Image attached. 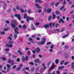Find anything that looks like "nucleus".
<instances>
[{
  "label": "nucleus",
  "instance_id": "obj_38",
  "mask_svg": "<svg viewBox=\"0 0 74 74\" xmlns=\"http://www.w3.org/2000/svg\"><path fill=\"white\" fill-rule=\"evenodd\" d=\"M16 67V65H14L13 66V69H15Z\"/></svg>",
  "mask_w": 74,
  "mask_h": 74
},
{
  "label": "nucleus",
  "instance_id": "obj_25",
  "mask_svg": "<svg viewBox=\"0 0 74 74\" xmlns=\"http://www.w3.org/2000/svg\"><path fill=\"white\" fill-rule=\"evenodd\" d=\"M40 5H39V4H37V3H36L35 4V6H36L37 8H38V7H39V6Z\"/></svg>",
  "mask_w": 74,
  "mask_h": 74
},
{
  "label": "nucleus",
  "instance_id": "obj_62",
  "mask_svg": "<svg viewBox=\"0 0 74 74\" xmlns=\"http://www.w3.org/2000/svg\"><path fill=\"white\" fill-rule=\"evenodd\" d=\"M74 4L72 5H71V8H74Z\"/></svg>",
  "mask_w": 74,
  "mask_h": 74
},
{
  "label": "nucleus",
  "instance_id": "obj_33",
  "mask_svg": "<svg viewBox=\"0 0 74 74\" xmlns=\"http://www.w3.org/2000/svg\"><path fill=\"white\" fill-rule=\"evenodd\" d=\"M18 30V28L16 27L14 28V31H17Z\"/></svg>",
  "mask_w": 74,
  "mask_h": 74
},
{
  "label": "nucleus",
  "instance_id": "obj_64",
  "mask_svg": "<svg viewBox=\"0 0 74 74\" xmlns=\"http://www.w3.org/2000/svg\"><path fill=\"white\" fill-rule=\"evenodd\" d=\"M71 59L72 60H74V56H72L71 57Z\"/></svg>",
  "mask_w": 74,
  "mask_h": 74
},
{
  "label": "nucleus",
  "instance_id": "obj_58",
  "mask_svg": "<svg viewBox=\"0 0 74 74\" xmlns=\"http://www.w3.org/2000/svg\"><path fill=\"white\" fill-rule=\"evenodd\" d=\"M59 26V24H56L55 25V27H58V26Z\"/></svg>",
  "mask_w": 74,
  "mask_h": 74
},
{
  "label": "nucleus",
  "instance_id": "obj_6",
  "mask_svg": "<svg viewBox=\"0 0 74 74\" xmlns=\"http://www.w3.org/2000/svg\"><path fill=\"white\" fill-rule=\"evenodd\" d=\"M20 10L21 12H27V10H24L22 9V7H21L20 8Z\"/></svg>",
  "mask_w": 74,
  "mask_h": 74
},
{
  "label": "nucleus",
  "instance_id": "obj_16",
  "mask_svg": "<svg viewBox=\"0 0 74 74\" xmlns=\"http://www.w3.org/2000/svg\"><path fill=\"white\" fill-rule=\"evenodd\" d=\"M38 2V3H42V1H40V0H35V2Z\"/></svg>",
  "mask_w": 74,
  "mask_h": 74
},
{
  "label": "nucleus",
  "instance_id": "obj_42",
  "mask_svg": "<svg viewBox=\"0 0 74 74\" xmlns=\"http://www.w3.org/2000/svg\"><path fill=\"white\" fill-rule=\"evenodd\" d=\"M25 69L26 70H28V71H29L30 70H29V67H27L26 68H25Z\"/></svg>",
  "mask_w": 74,
  "mask_h": 74
},
{
  "label": "nucleus",
  "instance_id": "obj_51",
  "mask_svg": "<svg viewBox=\"0 0 74 74\" xmlns=\"http://www.w3.org/2000/svg\"><path fill=\"white\" fill-rule=\"evenodd\" d=\"M19 7H20L19 6H16V8L17 10H19Z\"/></svg>",
  "mask_w": 74,
  "mask_h": 74
},
{
  "label": "nucleus",
  "instance_id": "obj_4",
  "mask_svg": "<svg viewBox=\"0 0 74 74\" xmlns=\"http://www.w3.org/2000/svg\"><path fill=\"white\" fill-rule=\"evenodd\" d=\"M7 62L8 63H14V61H13V60H11V59L9 58L8 59V60H7Z\"/></svg>",
  "mask_w": 74,
  "mask_h": 74
},
{
  "label": "nucleus",
  "instance_id": "obj_43",
  "mask_svg": "<svg viewBox=\"0 0 74 74\" xmlns=\"http://www.w3.org/2000/svg\"><path fill=\"white\" fill-rule=\"evenodd\" d=\"M56 15H58V14H59V12L58 11H57L56 12Z\"/></svg>",
  "mask_w": 74,
  "mask_h": 74
},
{
  "label": "nucleus",
  "instance_id": "obj_1",
  "mask_svg": "<svg viewBox=\"0 0 74 74\" xmlns=\"http://www.w3.org/2000/svg\"><path fill=\"white\" fill-rule=\"evenodd\" d=\"M24 18H27L26 21H27V22H29V20H31V21H33V20L34 19V18H33V17L30 18L29 16H27V14H24Z\"/></svg>",
  "mask_w": 74,
  "mask_h": 74
},
{
  "label": "nucleus",
  "instance_id": "obj_15",
  "mask_svg": "<svg viewBox=\"0 0 74 74\" xmlns=\"http://www.w3.org/2000/svg\"><path fill=\"white\" fill-rule=\"evenodd\" d=\"M40 60V59H37L35 60H34V62H35V63H37V62H38Z\"/></svg>",
  "mask_w": 74,
  "mask_h": 74
},
{
  "label": "nucleus",
  "instance_id": "obj_37",
  "mask_svg": "<svg viewBox=\"0 0 74 74\" xmlns=\"http://www.w3.org/2000/svg\"><path fill=\"white\" fill-rule=\"evenodd\" d=\"M53 45H51V46L50 47V49H53Z\"/></svg>",
  "mask_w": 74,
  "mask_h": 74
},
{
  "label": "nucleus",
  "instance_id": "obj_49",
  "mask_svg": "<svg viewBox=\"0 0 74 74\" xmlns=\"http://www.w3.org/2000/svg\"><path fill=\"white\" fill-rule=\"evenodd\" d=\"M28 59V56H25V60H27V59Z\"/></svg>",
  "mask_w": 74,
  "mask_h": 74
},
{
  "label": "nucleus",
  "instance_id": "obj_35",
  "mask_svg": "<svg viewBox=\"0 0 74 74\" xmlns=\"http://www.w3.org/2000/svg\"><path fill=\"white\" fill-rule=\"evenodd\" d=\"M65 29L64 28H62L61 29V32H63V31H64Z\"/></svg>",
  "mask_w": 74,
  "mask_h": 74
},
{
  "label": "nucleus",
  "instance_id": "obj_48",
  "mask_svg": "<svg viewBox=\"0 0 74 74\" xmlns=\"http://www.w3.org/2000/svg\"><path fill=\"white\" fill-rule=\"evenodd\" d=\"M20 69H21V67H19L17 69V71H19V70H20Z\"/></svg>",
  "mask_w": 74,
  "mask_h": 74
},
{
  "label": "nucleus",
  "instance_id": "obj_17",
  "mask_svg": "<svg viewBox=\"0 0 74 74\" xmlns=\"http://www.w3.org/2000/svg\"><path fill=\"white\" fill-rule=\"evenodd\" d=\"M40 25V23H39L38 22H36V24H35V25L36 27H37V26H38V25Z\"/></svg>",
  "mask_w": 74,
  "mask_h": 74
},
{
  "label": "nucleus",
  "instance_id": "obj_40",
  "mask_svg": "<svg viewBox=\"0 0 74 74\" xmlns=\"http://www.w3.org/2000/svg\"><path fill=\"white\" fill-rule=\"evenodd\" d=\"M59 4V2H58L56 3V7H57V6H58V5Z\"/></svg>",
  "mask_w": 74,
  "mask_h": 74
},
{
  "label": "nucleus",
  "instance_id": "obj_47",
  "mask_svg": "<svg viewBox=\"0 0 74 74\" xmlns=\"http://www.w3.org/2000/svg\"><path fill=\"white\" fill-rule=\"evenodd\" d=\"M38 57L39 58H41L42 57V56L41 55H39L38 56Z\"/></svg>",
  "mask_w": 74,
  "mask_h": 74
},
{
  "label": "nucleus",
  "instance_id": "obj_13",
  "mask_svg": "<svg viewBox=\"0 0 74 74\" xmlns=\"http://www.w3.org/2000/svg\"><path fill=\"white\" fill-rule=\"evenodd\" d=\"M18 52L19 53L20 55H23V52H21V51L20 50H18Z\"/></svg>",
  "mask_w": 74,
  "mask_h": 74
},
{
  "label": "nucleus",
  "instance_id": "obj_27",
  "mask_svg": "<svg viewBox=\"0 0 74 74\" xmlns=\"http://www.w3.org/2000/svg\"><path fill=\"white\" fill-rule=\"evenodd\" d=\"M51 18H52V16H49V18H48V20L49 21H50V20H51Z\"/></svg>",
  "mask_w": 74,
  "mask_h": 74
},
{
  "label": "nucleus",
  "instance_id": "obj_39",
  "mask_svg": "<svg viewBox=\"0 0 74 74\" xmlns=\"http://www.w3.org/2000/svg\"><path fill=\"white\" fill-rule=\"evenodd\" d=\"M8 39H9V40H10V41H11V40H12V38L11 37H10V36H9L8 37Z\"/></svg>",
  "mask_w": 74,
  "mask_h": 74
},
{
  "label": "nucleus",
  "instance_id": "obj_57",
  "mask_svg": "<svg viewBox=\"0 0 74 74\" xmlns=\"http://www.w3.org/2000/svg\"><path fill=\"white\" fill-rule=\"evenodd\" d=\"M34 69L33 68H32L31 69L32 71H34Z\"/></svg>",
  "mask_w": 74,
  "mask_h": 74
},
{
  "label": "nucleus",
  "instance_id": "obj_26",
  "mask_svg": "<svg viewBox=\"0 0 74 74\" xmlns=\"http://www.w3.org/2000/svg\"><path fill=\"white\" fill-rule=\"evenodd\" d=\"M42 12V10L40 9H39L38 10V13H40V12Z\"/></svg>",
  "mask_w": 74,
  "mask_h": 74
},
{
  "label": "nucleus",
  "instance_id": "obj_2",
  "mask_svg": "<svg viewBox=\"0 0 74 74\" xmlns=\"http://www.w3.org/2000/svg\"><path fill=\"white\" fill-rule=\"evenodd\" d=\"M8 43L10 44L9 45L8 44H6V47H10L11 48V47H12V45L11 44H13V41H10L8 42Z\"/></svg>",
  "mask_w": 74,
  "mask_h": 74
},
{
  "label": "nucleus",
  "instance_id": "obj_20",
  "mask_svg": "<svg viewBox=\"0 0 74 74\" xmlns=\"http://www.w3.org/2000/svg\"><path fill=\"white\" fill-rule=\"evenodd\" d=\"M69 36V34H67L66 35H65V36H64L62 37V38H66V37H67Z\"/></svg>",
  "mask_w": 74,
  "mask_h": 74
},
{
  "label": "nucleus",
  "instance_id": "obj_14",
  "mask_svg": "<svg viewBox=\"0 0 74 74\" xmlns=\"http://www.w3.org/2000/svg\"><path fill=\"white\" fill-rule=\"evenodd\" d=\"M55 66L54 65H53L50 68L49 70H51L52 69H53L55 67Z\"/></svg>",
  "mask_w": 74,
  "mask_h": 74
},
{
  "label": "nucleus",
  "instance_id": "obj_19",
  "mask_svg": "<svg viewBox=\"0 0 74 74\" xmlns=\"http://www.w3.org/2000/svg\"><path fill=\"white\" fill-rule=\"evenodd\" d=\"M31 12H32V10L30 9H29L28 11V13L30 14Z\"/></svg>",
  "mask_w": 74,
  "mask_h": 74
},
{
  "label": "nucleus",
  "instance_id": "obj_53",
  "mask_svg": "<svg viewBox=\"0 0 74 74\" xmlns=\"http://www.w3.org/2000/svg\"><path fill=\"white\" fill-rule=\"evenodd\" d=\"M49 26H52V23H50L49 24Z\"/></svg>",
  "mask_w": 74,
  "mask_h": 74
},
{
  "label": "nucleus",
  "instance_id": "obj_32",
  "mask_svg": "<svg viewBox=\"0 0 74 74\" xmlns=\"http://www.w3.org/2000/svg\"><path fill=\"white\" fill-rule=\"evenodd\" d=\"M56 17V15L55 14L53 15V19H54L55 18V17Z\"/></svg>",
  "mask_w": 74,
  "mask_h": 74
},
{
  "label": "nucleus",
  "instance_id": "obj_7",
  "mask_svg": "<svg viewBox=\"0 0 74 74\" xmlns=\"http://www.w3.org/2000/svg\"><path fill=\"white\" fill-rule=\"evenodd\" d=\"M46 39L45 38H43L42 41L41 42V43L42 45H44V44H45V40Z\"/></svg>",
  "mask_w": 74,
  "mask_h": 74
},
{
  "label": "nucleus",
  "instance_id": "obj_55",
  "mask_svg": "<svg viewBox=\"0 0 74 74\" xmlns=\"http://www.w3.org/2000/svg\"><path fill=\"white\" fill-rule=\"evenodd\" d=\"M1 71H2L4 73H7V72L4 71L3 70H2Z\"/></svg>",
  "mask_w": 74,
  "mask_h": 74
},
{
  "label": "nucleus",
  "instance_id": "obj_29",
  "mask_svg": "<svg viewBox=\"0 0 74 74\" xmlns=\"http://www.w3.org/2000/svg\"><path fill=\"white\" fill-rule=\"evenodd\" d=\"M5 22L6 23H7L8 24H9V23H10V21H8L6 20L5 21Z\"/></svg>",
  "mask_w": 74,
  "mask_h": 74
},
{
  "label": "nucleus",
  "instance_id": "obj_8",
  "mask_svg": "<svg viewBox=\"0 0 74 74\" xmlns=\"http://www.w3.org/2000/svg\"><path fill=\"white\" fill-rule=\"evenodd\" d=\"M61 22H62V23H64V21H63V19L62 18L60 19L59 21V22L60 23H61Z\"/></svg>",
  "mask_w": 74,
  "mask_h": 74
},
{
  "label": "nucleus",
  "instance_id": "obj_52",
  "mask_svg": "<svg viewBox=\"0 0 74 74\" xmlns=\"http://www.w3.org/2000/svg\"><path fill=\"white\" fill-rule=\"evenodd\" d=\"M14 32L15 33H16V34H19V32H18L17 31H14Z\"/></svg>",
  "mask_w": 74,
  "mask_h": 74
},
{
  "label": "nucleus",
  "instance_id": "obj_60",
  "mask_svg": "<svg viewBox=\"0 0 74 74\" xmlns=\"http://www.w3.org/2000/svg\"><path fill=\"white\" fill-rule=\"evenodd\" d=\"M54 4V3H51L50 4V5H53Z\"/></svg>",
  "mask_w": 74,
  "mask_h": 74
},
{
  "label": "nucleus",
  "instance_id": "obj_3",
  "mask_svg": "<svg viewBox=\"0 0 74 74\" xmlns=\"http://www.w3.org/2000/svg\"><path fill=\"white\" fill-rule=\"evenodd\" d=\"M11 26L13 28H15V27L16 25H15V20H13L12 21Z\"/></svg>",
  "mask_w": 74,
  "mask_h": 74
},
{
  "label": "nucleus",
  "instance_id": "obj_34",
  "mask_svg": "<svg viewBox=\"0 0 74 74\" xmlns=\"http://www.w3.org/2000/svg\"><path fill=\"white\" fill-rule=\"evenodd\" d=\"M7 6H6V3H5L4 5V7H3V9H5Z\"/></svg>",
  "mask_w": 74,
  "mask_h": 74
},
{
  "label": "nucleus",
  "instance_id": "obj_31",
  "mask_svg": "<svg viewBox=\"0 0 74 74\" xmlns=\"http://www.w3.org/2000/svg\"><path fill=\"white\" fill-rule=\"evenodd\" d=\"M69 63V62H65L64 63V65H67Z\"/></svg>",
  "mask_w": 74,
  "mask_h": 74
},
{
  "label": "nucleus",
  "instance_id": "obj_41",
  "mask_svg": "<svg viewBox=\"0 0 74 74\" xmlns=\"http://www.w3.org/2000/svg\"><path fill=\"white\" fill-rule=\"evenodd\" d=\"M10 69L11 68H8L7 69V72H8V71H10Z\"/></svg>",
  "mask_w": 74,
  "mask_h": 74
},
{
  "label": "nucleus",
  "instance_id": "obj_12",
  "mask_svg": "<svg viewBox=\"0 0 74 74\" xmlns=\"http://www.w3.org/2000/svg\"><path fill=\"white\" fill-rule=\"evenodd\" d=\"M51 11H52V10L51 9H48L47 10V13H49V12H51Z\"/></svg>",
  "mask_w": 74,
  "mask_h": 74
},
{
  "label": "nucleus",
  "instance_id": "obj_63",
  "mask_svg": "<svg viewBox=\"0 0 74 74\" xmlns=\"http://www.w3.org/2000/svg\"><path fill=\"white\" fill-rule=\"evenodd\" d=\"M51 44V42H49L47 43V45H50Z\"/></svg>",
  "mask_w": 74,
  "mask_h": 74
},
{
  "label": "nucleus",
  "instance_id": "obj_11",
  "mask_svg": "<svg viewBox=\"0 0 74 74\" xmlns=\"http://www.w3.org/2000/svg\"><path fill=\"white\" fill-rule=\"evenodd\" d=\"M64 67V66H62L61 67L60 66L58 68V70H62Z\"/></svg>",
  "mask_w": 74,
  "mask_h": 74
},
{
  "label": "nucleus",
  "instance_id": "obj_21",
  "mask_svg": "<svg viewBox=\"0 0 74 74\" xmlns=\"http://www.w3.org/2000/svg\"><path fill=\"white\" fill-rule=\"evenodd\" d=\"M42 66H43L45 69H47V68L45 66V64H42Z\"/></svg>",
  "mask_w": 74,
  "mask_h": 74
},
{
  "label": "nucleus",
  "instance_id": "obj_10",
  "mask_svg": "<svg viewBox=\"0 0 74 74\" xmlns=\"http://www.w3.org/2000/svg\"><path fill=\"white\" fill-rule=\"evenodd\" d=\"M36 51L38 53H39L40 52V49L38 48H37L36 49Z\"/></svg>",
  "mask_w": 74,
  "mask_h": 74
},
{
  "label": "nucleus",
  "instance_id": "obj_56",
  "mask_svg": "<svg viewBox=\"0 0 74 74\" xmlns=\"http://www.w3.org/2000/svg\"><path fill=\"white\" fill-rule=\"evenodd\" d=\"M33 40V39H32V38H29V41H32Z\"/></svg>",
  "mask_w": 74,
  "mask_h": 74
},
{
  "label": "nucleus",
  "instance_id": "obj_22",
  "mask_svg": "<svg viewBox=\"0 0 74 74\" xmlns=\"http://www.w3.org/2000/svg\"><path fill=\"white\" fill-rule=\"evenodd\" d=\"M56 64H58L59 62V60L58 59H56L55 61Z\"/></svg>",
  "mask_w": 74,
  "mask_h": 74
},
{
  "label": "nucleus",
  "instance_id": "obj_54",
  "mask_svg": "<svg viewBox=\"0 0 74 74\" xmlns=\"http://www.w3.org/2000/svg\"><path fill=\"white\" fill-rule=\"evenodd\" d=\"M66 21H69V17H67L66 18Z\"/></svg>",
  "mask_w": 74,
  "mask_h": 74
},
{
  "label": "nucleus",
  "instance_id": "obj_59",
  "mask_svg": "<svg viewBox=\"0 0 74 74\" xmlns=\"http://www.w3.org/2000/svg\"><path fill=\"white\" fill-rule=\"evenodd\" d=\"M29 64H31V65H34V63H33V62H30L29 63Z\"/></svg>",
  "mask_w": 74,
  "mask_h": 74
},
{
  "label": "nucleus",
  "instance_id": "obj_61",
  "mask_svg": "<svg viewBox=\"0 0 74 74\" xmlns=\"http://www.w3.org/2000/svg\"><path fill=\"white\" fill-rule=\"evenodd\" d=\"M57 74H60V73L59 72V71H57Z\"/></svg>",
  "mask_w": 74,
  "mask_h": 74
},
{
  "label": "nucleus",
  "instance_id": "obj_46",
  "mask_svg": "<svg viewBox=\"0 0 74 74\" xmlns=\"http://www.w3.org/2000/svg\"><path fill=\"white\" fill-rule=\"evenodd\" d=\"M7 66L8 68H10V65L8 64L7 65Z\"/></svg>",
  "mask_w": 74,
  "mask_h": 74
},
{
  "label": "nucleus",
  "instance_id": "obj_24",
  "mask_svg": "<svg viewBox=\"0 0 74 74\" xmlns=\"http://www.w3.org/2000/svg\"><path fill=\"white\" fill-rule=\"evenodd\" d=\"M23 28L24 29H26V26L25 25H24L23 26Z\"/></svg>",
  "mask_w": 74,
  "mask_h": 74
},
{
  "label": "nucleus",
  "instance_id": "obj_50",
  "mask_svg": "<svg viewBox=\"0 0 74 74\" xmlns=\"http://www.w3.org/2000/svg\"><path fill=\"white\" fill-rule=\"evenodd\" d=\"M52 25H53V27H55V23H52Z\"/></svg>",
  "mask_w": 74,
  "mask_h": 74
},
{
  "label": "nucleus",
  "instance_id": "obj_45",
  "mask_svg": "<svg viewBox=\"0 0 74 74\" xmlns=\"http://www.w3.org/2000/svg\"><path fill=\"white\" fill-rule=\"evenodd\" d=\"M27 54H28V55H30V51H29L27 52Z\"/></svg>",
  "mask_w": 74,
  "mask_h": 74
},
{
  "label": "nucleus",
  "instance_id": "obj_5",
  "mask_svg": "<svg viewBox=\"0 0 74 74\" xmlns=\"http://www.w3.org/2000/svg\"><path fill=\"white\" fill-rule=\"evenodd\" d=\"M15 15L16 17H17L18 20L21 19V17L19 14H16Z\"/></svg>",
  "mask_w": 74,
  "mask_h": 74
},
{
  "label": "nucleus",
  "instance_id": "obj_44",
  "mask_svg": "<svg viewBox=\"0 0 74 74\" xmlns=\"http://www.w3.org/2000/svg\"><path fill=\"white\" fill-rule=\"evenodd\" d=\"M64 8V6H63L62 7L60 8V10H62L63 9V8Z\"/></svg>",
  "mask_w": 74,
  "mask_h": 74
},
{
  "label": "nucleus",
  "instance_id": "obj_36",
  "mask_svg": "<svg viewBox=\"0 0 74 74\" xmlns=\"http://www.w3.org/2000/svg\"><path fill=\"white\" fill-rule=\"evenodd\" d=\"M63 63H64V61L62 60L60 62V64L62 65L63 64Z\"/></svg>",
  "mask_w": 74,
  "mask_h": 74
},
{
  "label": "nucleus",
  "instance_id": "obj_18",
  "mask_svg": "<svg viewBox=\"0 0 74 74\" xmlns=\"http://www.w3.org/2000/svg\"><path fill=\"white\" fill-rule=\"evenodd\" d=\"M17 34L16 33L14 34V37L15 39H16V38L17 37Z\"/></svg>",
  "mask_w": 74,
  "mask_h": 74
},
{
  "label": "nucleus",
  "instance_id": "obj_30",
  "mask_svg": "<svg viewBox=\"0 0 74 74\" xmlns=\"http://www.w3.org/2000/svg\"><path fill=\"white\" fill-rule=\"evenodd\" d=\"M5 34V32H4V31H3L1 32V34L3 35L4 34Z\"/></svg>",
  "mask_w": 74,
  "mask_h": 74
},
{
  "label": "nucleus",
  "instance_id": "obj_28",
  "mask_svg": "<svg viewBox=\"0 0 74 74\" xmlns=\"http://www.w3.org/2000/svg\"><path fill=\"white\" fill-rule=\"evenodd\" d=\"M22 59L23 61V62H24L25 60H25V58L24 57H23Z\"/></svg>",
  "mask_w": 74,
  "mask_h": 74
},
{
  "label": "nucleus",
  "instance_id": "obj_23",
  "mask_svg": "<svg viewBox=\"0 0 74 74\" xmlns=\"http://www.w3.org/2000/svg\"><path fill=\"white\" fill-rule=\"evenodd\" d=\"M2 59L4 61H5L7 60V59L5 58H2Z\"/></svg>",
  "mask_w": 74,
  "mask_h": 74
},
{
  "label": "nucleus",
  "instance_id": "obj_9",
  "mask_svg": "<svg viewBox=\"0 0 74 74\" xmlns=\"http://www.w3.org/2000/svg\"><path fill=\"white\" fill-rule=\"evenodd\" d=\"M44 27H45V29L47 30V28H49V25L48 24L45 25L44 26Z\"/></svg>",
  "mask_w": 74,
  "mask_h": 74
}]
</instances>
